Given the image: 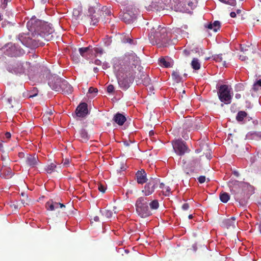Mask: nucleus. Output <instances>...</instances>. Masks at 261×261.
Returning a JSON list of instances; mask_svg holds the SVG:
<instances>
[{
    "label": "nucleus",
    "instance_id": "1",
    "mask_svg": "<svg viewBox=\"0 0 261 261\" xmlns=\"http://www.w3.org/2000/svg\"><path fill=\"white\" fill-rule=\"evenodd\" d=\"M139 58L134 53L125 55L122 62L116 63L113 66L120 87L124 90L127 89L135 77L143 79L145 76L143 68L140 65Z\"/></svg>",
    "mask_w": 261,
    "mask_h": 261
},
{
    "label": "nucleus",
    "instance_id": "2",
    "mask_svg": "<svg viewBox=\"0 0 261 261\" xmlns=\"http://www.w3.org/2000/svg\"><path fill=\"white\" fill-rule=\"evenodd\" d=\"M27 27L30 32L40 36L47 41L51 39L53 37L51 34L53 30L50 25L36 18H32L28 21Z\"/></svg>",
    "mask_w": 261,
    "mask_h": 261
},
{
    "label": "nucleus",
    "instance_id": "3",
    "mask_svg": "<svg viewBox=\"0 0 261 261\" xmlns=\"http://www.w3.org/2000/svg\"><path fill=\"white\" fill-rule=\"evenodd\" d=\"M229 187L231 194L233 195L236 201L239 202H243L248 197L244 192V190L249 187L247 183L236 180L229 181Z\"/></svg>",
    "mask_w": 261,
    "mask_h": 261
},
{
    "label": "nucleus",
    "instance_id": "4",
    "mask_svg": "<svg viewBox=\"0 0 261 261\" xmlns=\"http://www.w3.org/2000/svg\"><path fill=\"white\" fill-rule=\"evenodd\" d=\"M149 200L146 197H141L136 202L137 213L142 218L150 216L152 214L148 207Z\"/></svg>",
    "mask_w": 261,
    "mask_h": 261
},
{
    "label": "nucleus",
    "instance_id": "5",
    "mask_svg": "<svg viewBox=\"0 0 261 261\" xmlns=\"http://www.w3.org/2000/svg\"><path fill=\"white\" fill-rule=\"evenodd\" d=\"M231 88L227 85H222L218 88V95L219 99L222 102L229 104L231 102L232 96L231 95Z\"/></svg>",
    "mask_w": 261,
    "mask_h": 261
},
{
    "label": "nucleus",
    "instance_id": "6",
    "mask_svg": "<svg viewBox=\"0 0 261 261\" xmlns=\"http://www.w3.org/2000/svg\"><path fill=\"white\" fill-rule=\"evenodd\" d=\"M5 54L8 56L16 57L24 54L23 49L16 44L8 43L2 48Z\"/></svg>",
    "mask_w": 261,
    "mask_h": 261
},
{
    "label": "nucleus",
    "instance_id": "7",
    "mask_svg": "<svg viewBox=\"0 0 261 261\" xmlns=\"http://www.w3.org/2000/svg\"><path fill=\"white\" fill-rule=\"evenodd\" d=\"M172 145L175 152L179 156H182L186 153L190 151V149L186 145V142L181 139H177L172 141Z\"/></svg>",
    "mask_w": 261,
    "mask_h": 261
},
{
    "label": "nucleus",
    "instance_id": "8",
    "mask_svg": "<svg viewBox=\"0 0 261 261\" xmlns=\"http://www.w3.org/2000/svg\"><path fill=\"white\" fill-rule=\"evenodd\" d=\"M167 35L166 28L158 25L156 29H155V28H153L151 30L149 38L150 39H155L163 40L166 39Z\"/></svg>",
    "mask_w": 261,
    "mask_h": 261
},
{
    "label": "nucleus",
    "instance_id": "9",
    "mask_svg": "<svg viewBox=\"0 0 261 261\" xmlns=\"http://www.w3.org/2000/svg\"><path fill=\"white\" fill-rule=\"evenodd\" d=\"M160 184V179L157 178H150L149 181L145 185L142 192L146 196L151 195Z\"/></svg>",
    "mask_w": 261,
    "mask_h": 261
},
{
    "label": "nucleus",
    "instance_id": "10",
    "mask_svg": "<svg viewBox=\"0 0 261 261\" xmlns=\"http://www.w3.org/2000/svg\"><path fill=\"white\" fill-rule=\"evenodd\" d=\"M138 10L135 8H129L122 16V20L126 23L133 22L136 19Z\"/></svg>",
    "mask_w": 261,
    "mask_h": 261
},
{
    "label": "nucleus",
    "instance_id": "11",
    "mask_svg": "<svg viewBox=\"0 0 261 261\" xmlns=\"http://www.w3.org/2000/svg\"><path fill=\"white\" fill-rule=\"evenodd\" d=\"M54 88L56 91L63 92L66 94H71L73 91L72 87L69 84L67 81L65 80L62 82V84L61 85L60 87L55 86Z\"/></svg>",
    "mask_w": 261,
    "mask_h": 261
},
{
    "label": "nucleus",
    "instance_id": "12",
    "mask_svg": "<svg viewBox=\"0 0 261 261\" xmlns=\"http://www.w3.org/2000/svg\"><path fill=\"white\" fill-rule=\"evenodd\" d=\"M88 114V105L85 102L80 103L76 109V114L78 117H84Z\"/></svg>",
    "mask_w": 261,
    "mask_h": 261
},
{
    "label": "nucleus",
    "instance_id": "13",
    "mask_svg": "<svg viewBox=\"0 0 261 261\" xmlns=\"http://www.w3.org/2000/svg\"><path fill=\"white\" fill-rule=\"evenodd\" d=\"M25 163L29 167L34 168L39 163L38 156L35 154H29L27 156Z\"/></svg>",
    "mask_w": 261,
    "mask_h": 261
},
{
    "label": "nucleus",
    "instance_id": "14",
    "mask_svg": "<svg viewBox=\"0 0 261 261\" xmlns=\"http://www.w3.org/2000/svg\"><path fill=\"white\" fill-rule=\"evenodd\" d=\"M9 71L16 74H21L24 73V68L21 63H17L9 66Z\"/></svg>",
    "mask_w": 261,
    "mask_h": 261
},
{
    "label": "nucleus",
    "instance_id": "15",
    "mask_svg": "<svg viewBox=\"0 0 261 261\" xmlns=\"http://www.w3.org/2000/svg\"><path fill=\"white\" fill-rule=\"evenodd\" d=\"M18 40L23 45L27 47H31L34 45L33 40L28 35H19Z\"/></svg>",
    "mask_w": 261,
    "mask_h": 261
},
{
    "label": "nucleus",
    "instance_id": "16",
    "mask_svg": "<svg viewBox=\"0 0 261 261\" xmlns=\"http://www.w3.org/2000/svg\"><path fill=\"white\" fill-rule=\"evenodd\" d=\"M136 176L138 184H143L147 181L146 174L144 170L138 171Z\"/></svg>",
    "mask_w": 261,
    "mask_h": 261
},
{
    "label": "nucleus",
    "instance_id": "17",
    "mask_svg": "<svg viewBox=\"0 0 261 261\" xmlns=\"http://www.w3.org/2000/svg\"><path fill=\"white\" fill-rule=\"evenodd\" d=\"M113 120L118 125L121 126L126 121V117L122 114L117 113L113 117Z\"/></svg>",
    "mask_w": 261,
    "mask_h": 261
},
{
    "label": "nucleus",
    "instance_id": "18",
    "mask_svg": "<svg viewBox=\"0 0 261 261\" xmlns=\"http://www.w3.org/2000/svg\"><path fill=\"white\" fill-rule=\"evenodd\" d=\"M77 137L81 142H86L89 139L87 132L84 128L80 129L77 134Z\"/></svg>",
    "mask_w": 261,
    "mask_h": 261
},
{
    "label": "nucleus",
    "instance_id": "19",
    "mask_svg": "<svg viewBox=\"0 0 261 261\" xmlns=\"http://www.w3.org/2000/svg\"><path fill=\"white\" fill-rule=\"evenodd\" d=\"M236 218L232 217L230 218L225 219L222 222V225L223 227L228 229L231 227L234 228L235 227Z\"/></svg>",
    "mask_w": 261,
    "mask_h": 261
},
{
    "label": "nucleus",
    "instance_id": "20",
    "mask_svg": "<svg viewBox=\"0 0 261 261\" xmlns=\"http://www.w3.org/2000/svg\"><path fill=\"white\" fill-rule=\"evenodd\" d=\"M60 202L54 201L53 200H50L47 201L45 204L46 208L48 211H55L59 207Z\"/></svg>",
    "mask_w": 261,
    "mask_h": 261
},
{
    "label": "nucleus",
    "instance_id": "21",
    "mask_svg": "<svg viewBox=\"0 0 261 261\" xmlns=\"http://www.w3.org/2000/svg\"><path fill=\"white\" fill-rule=\"evenodd\" d=\"M205 27L210 30H213L215 32H217L220 29V22L219 21H215L213 23H210L205 25Z\"/></svg>",
    "mask_w": 261,
    "mask_h": 261
},
{
    "label": "nucleus",
    "instance_id": "22",
    "mask_svg": "<svg viewBox=\"0 0 261 261\" xmlns=\"http://www.w3.org/2000/svg\"><path fill=\"white\" fill-rule=\"evenodd\" d=\"M99 13L94 12L93 14L91 15L89 17L90 19V23L91 25H95L99 21Z\"/></svg>",
    "mask_w": 261,
    "mask_h": 261
},
{
    "label": "nucleus",
    "instance_id": "23",
    "mask_svg": "<svg viewBox=\"0 0 261 261\" xmlns=\"http://www.w3.org/2000/svg\"><path fill=\"white\" fill-rule=\"evenodd\" d=\"M63 79L59 77H55V81H51V82H49V85L50 87L52 88V89L55 90V89L54 88L55 86H61V85L62 84V82L63 81Z\"/></svg>",
    "mask_w": 261,
    "mask_h": 261
},
{
    "label": "nucleus",
    "instance_id": "24",
    "mask_svg": "<svg viewBox=\"0 0 261 261\" xmlns=\"http://www.w3.org/2000/svg\"><path fill=\"white\" fill-rule=\"evenodd\" d=\"M97 13H99V15L102 17V16L105 17L109 16L111 14V12L110 9L107 6H103L101 10H98Z\"/></svg>",
    "mask_w": 261,
    "mask_h": 261
},
{
    "label": "nucleus",
    "instance_id": "25",
    "mask_svg": "<svg viewBox=\"0 0 261 261\" xmlns=\"http://www.w3.org/2000/svg\"><path fill=\"white\" fill-rule=\"evenodd\" d=\"M90 46L86 47H82L79 48V52L80 55L83 57H87L88 55L90 54L91 51Z\"/></svg>",
    "mask_w": 261,
    "mask_h": 261
},
{
    "label": "nucleus",
    "instance_id": "26",
    "mask_svg": "<svg viewBox=\"0 0 261 261\" xmlns=\"http://www.w3.org/2000/svg\"><path fill=\"white\" fill-rule=\"evenodd\" d=\"M57 166L54 163H51L46 166L45 170L48 174H51L56 171Z\"/></svg>",
    "mask_w": 261,
    "mask_h": 261
},
{
    "label": "nucleus",
    "instance_id": "27",
    "mask_svg": "<svg viewBox=\"0 0 261 261\" xmlns=\"http://www.w3.org/2000/svg\"><path fill=\"white\" fill-rule=\"evenodd\" d=\"M191 66L195 70H198L200 68V64L197 58L193 59L191 62Z\"/></svg>",
    "mask_w": 261,
    "mask_h": 261
},
{
    "label": "nucleus",
    "instance_id": "28",
    "mask_svg": "<svg viewBox=\"0 0 261 261\" xmlns=\"http://www.w3.org/2000/svg\"><path fill=\"white\" fill-rule=\"evenodd\" d=\"M172 79L177 83H179L182 81V77L179 75V72L177 71H173L172 73Z\"/></svg>",
    "mask_w": 261,
    "mask_h": 261
},
{
    "label": "nucleus",
    "instance_id": "29",
    "mask_svg": "<svg viewBox=\"0 0 261 261\" xmlns=\"http://www.w3.org/2000/svg\"><path fill=\"white\" fill-rule=\"evenodd\" d=\"M247 115V114L245 111H239L236 116V119L238 121H242Z\"/></svg>",
    "mask_w": 261,
    "mask_h": 261
},
{
    "label": "nucleus",
    "instance_id": "30",
    "mask_svg": "<svg viewBox=\"0 0 261 261\" xmlns=\"http://www.w3.org/2000/svg\"><path fill=\"white\" fill-rule=\"evenodd\" d=\"M229 198V194L226 192H223L220 194V199L223 203H226Z\"/></svg>",
    "mask_w": 261,
    "mask_h": 261
},
{
    "label": "nucleus",
    "instance_id": "31",
    "mask_svg": "<svg viewBox=\"0 0 261 261\" xmlns=\"http://www.w3.org/2000/svg\"><path fill=\"white\" fill-rule=\"evenodd\" d=\"M159 62L160 65L164 66V67L168 68L171 67L170 62L167 61L164 58H160L159 59Z\"/></svg>",
    "mask_w": 261,
    "mask_h": 261
},
{
    "label": "nucleus",
    "instance_id": "32",
    "mask_svg": "<svg viewBox=\"0 0 261 261\" xmlns=\"http://www.w3.org/2000/svg\"><path fill=\"white\" fill-rule=\"evenodd\" d=\"M150 207L152 210H156L159 208V203L157 200H153L149 203Z\"/></svg>",
    "mask_w": 261,
    "mask_h": 261
},
{
    "label": "nucleus",
    "instance_id": "33",
    "mask_svg": "<svg viewBox=\"0 0 261 261\" xmlns=\"http://www.w3.org/2000/svg\"><path fill=\"white\" fill-rule=\"evenodd\" d=\"M102 215L108 218H110L112 216L113 212L111 210L104 209L100 211Z\"/></svg>",
    "mask_w": 261,
    "mask_h": 261
},
{
    "label": "nucleus",
    "instance_id": "34",
    "mask_svg": "<svg viewBox=\"0 0 261 261\" xmlns=\"http://www.w3.org/2000/svg\"><path fill=\"white\" fill-rule=\"evenodd\" d=\"M11 0H1V8L2 9H5L7 8L8 3H10Z\"/></svg>",
    "mask_w": 261,
    "mask_h": 261
},
{
    "label": "nucleus",
    "instance_id": "35",
    "mask_svg": "<svg viewBox=\"0 0 261 261\" xmlns=\"http://www.w3.org/2000/svg\"><path fill=\"white\" fill-rule=\"evenodd\" d=\"M214 59L216 61L218 62H221L223 61V58H222V55L219 54L216 55L214 57Z\"/></svg>",
    "mask_w": 261,
    "mask_h": 261
},
{
    "label": "nucleus",
    "instance_id": "36",
    "mask_svg": "<svg viewBox=\"0 0 261 261\" xmlns=\"http://www.w3.org/2000/svg\"><path fill=\"white\" fill-rule=\"evenodd\" d=\"M244 89V85L241 83H239L236 86V90L237 91H243Z\"/></svg>",
    "mask_w": 261,
    "mask_h": 261
},
{
    "label": "nucleus",
    "instance_id": "37",
    "mask_svg": "<svg viewBox=\"0 0 261 261\" xmlns=\"http://www.w3.org/2000/svg\"><path fill=\"white\" fill-rule=\"evenodd\" d=\"M98 189L100 192H102V193H104L106 190L105 186L101 184L98 185Z\"/></svg>",
    "mask_w": 261,
    "mask_h": 261
},
{
    "label": "nucleus",
    "instance_id": "38",
    "mask_svg": "<svg viewBox=\"0 0 261 261\" xmlns=\"http://www.w3.org/2000/svg\"><path fill=\"white\" fill-rule=\"evenodd\" d=\"M94 52L96 54H99L101 55L103 53V50L101 48L96 47V48H94Z\"/></svg>",
    "mask_w": 261,
    "mask_h": 261
},
{
    "label": "nucleus",
    "instance_id": "39",
    "mask_svg": "<svg viewBox=\"0 0 261 261\" xmlns=\"http://www.w3.org/2000/svg\"><path fill=\"white\" fill-rule=\"evenodd\" d=\"M198 180L199 183L203 184L204 183L206 180V177L205 176H200L198 178Z\"/></svg>",
    "mask_w": 261,
    "mask_h": 261
},
{
    "label": "nucleus",
    "instance_id": "40",
    "mask_svg": "<svg viewBox=\"0 0 261 261\" xmlns=\"http://www.w3.org/2000/svg\"><path fill=\"white\" fill-rule=\"evenodd\" d=\"M97 92H98L97 89L92 87H90L88 90V92L89 93H97Z\"/></svg>",
    "mask_w": 261,
    "mask_h": 261
},
{
    "label": "nucleus",
    "instance_id": "41",
    "mask_svg": "<svg viewBox=\"0 0 261 261\" xmlns=\"http://www.w3.org/2000/svg\"><path fill=\"white\" fill-rule=\"evenodd\" d=\"M37 89H34L33 91H31L29 96V98H33L36 96L37 95Z\"/></svg>",
    "mask_w": 261,
    "mask_h": 261
},
{
    "label": "nucleus",
    "instance_id": "42",
    "mask_svg": "<svg viewBox=\"0 0 261 261\" xmlns=\"http://www.w3.org/2000/svg\"><path fill=\"white\" fill-rule=\"evenodd\" d=\"M114 90V87L113 85H109L107 87V91L108 93H112Z\"/></svg>",
    "mask_w": 261,
    "mask_h": 261
},
{
    "label": "nucleus",
    "instance_id": "43",
    "mask_svg": "<svg viewBox=\"0 0 261 261\" xmlns=\"http://www.w3.org/2000/svg\"><path fill=\"white\" fill-rule=\"evenodd\" d=\"M123 42L124 43H128L130 44H134L133 40L130 38H126L123 40Z\"/></svg>",
    "mask_w": 261,
    "mask_h": 261
},
{
    "label": "nucleus",
    "instance_id": "44",
    "mask_svg": "<svg viewBox=\"0 0 261 261\" xmlns=\"http://www.w3.org/2000/svg\"><path fill=\"white\" fill-rule=\"evenodd\" d=\"M69 163H70L69 159H65L64 160H63V165L66 167H67L69 165Z\"/></svg>",
    "mask_w": 261,
    "mask_h": 261
},
{
    "label": "nucleus",
    "instance_id": "45",
    "mask_svg": "<svg viewBox=\"0 0 261 261\" xmlns=\"http://www.w3.org/2000/svg\"><path fill=\"white\" fill-rule=\"evenodd\" d=\"M189 205L187 203H185L183 204V205H182V208L184 211L188 210L189 209Z\"/></svg>",
    "mask_w": 261,
    "mask_h": 261
},
{
    "label": "nucleus",
    "instance_id": "46",
    "mask_svg": "<svg viewBox=\"0 0 261 261\" xmlns=\"http://www.w3.org/2000/svg\"><path fill=\"white\" fill-rule=\"evenodd\" d=\"M170 190H171V189H170V187H166V192L167 193H166V194H165V195H168L169 194V193H170Z\"/></svg>",
    "mask_w": 261,
    "mask_h": 261
},
{
    "label": "nucleus",
    "instance_id": "47",
    "mask_svg": "<svg viewBox=\"0 0 261 261\" xmlns=\"http://www.w3.org/2000/svg\"><path fill=\"white\" fill-rule=\"evenodd\" d=\"M94 63L96 65H100L101 64V61L100 60H99V59H96V60H95Z\"/></svg>",
    "mask_w": 261,
    "mask_h": 261
},
{
    "label": "nucleus",
    "instance_id": "48",
    "mask_svg": "<svg viewBox=\"0 0 261 261\" xmlns=\"http://www.w3.org/2000/svg\"><path fill=\"white\" fill-rule=\"evenodd\" d=\"M53 114V112L51 110H49V111H46V116L49 115V116H51L52 114Z\"/></svg>",
    "mask_w": 261,
    "mask_h": 261
},
{
    "label": "nucleus",
    "instance_id": "49",
    "mask_svg": "<svg viewBox=\"0 0 261 261\" xmlns=\"http://www.w3.org/2000/svg\"><path fill=\"white\" fill-rule=\"evenodd\" d=\"M183 53L184 54H185V55L186 56H188L190 54V52L189 51L186 50V49H185L184 51H183Z\"/></svg>",
    "mask_w": 261,
    "mask_h": 261
},
{
    "label": "nucleus",
    "instance_id": "50",
    "mask_svg": "<svg viewBox=\"0 0 261 261\" xmlns=\"http://www.w3.org/2000/svg\"><path fill=\"white\" fill-rule=\"evenodd\" d=\"M5 137L7 139H10L11 138V134L9 132L6 133Z\"/></svg>",
    "mask_w": 261,
    "mask_h": 261
},
{
    "label": "nucleus",
    "instance_id": "51",
    "mask_svg": "<svg viewBox=\"0 0 261 261\" xmlns=\"http://www.w3.org/2000/svg\"><path fill=\"white\" fill-rule=\"evenodd\" d=\"M255 85H258L260 87H261V79L259 80H257L256 82L255 83Z\"/></svg>",
    "mask_w": 261,
    "mask_h": 261
},
{
    "label": "nucleus",
    "instance_id": "52",
    "mask_svg": "<svg viewBox=\"0 0 261 261\" xmlns=\"http://www.w3.org/2000/svg\"><path fill=\"white\" fill-rule=\"evenodd\" d=\"M233 174H234V175H235L236 177H239V175H240V174H239V172H238V171H234L233 172Z\"/></svg>",
    "mask_w": 261,
    "mask_h": 261
},
{
    "label": "nucleus",
    "instance_id": "53",
    "mask_svg": "<svg viewBox=\"0 0 261 261\" xmlns=\"http://www.w3.org/2000/svg\"><path fill=\"white\" fill-rule=\"evenodd\" d=\"M230 15L231 17L234 18L236 16V14L234 12H231L230 14Z\"/></svg>",
    "mask_w": 261,
    "mask_h": 261
},
{
    "label": "nucleus",
    "instance_id": "54",
    "mask_svg": "<svg viewBox=\"0 0 261 261\" xmlns=\"http://www.w3.org/2000/svg\"><path fill=\"white\" fill-rule=\"evenodd\" d=\"M59 207L61 209L64 210L65 208V205L64 204L60 203V204H59Z\"/></svg>",
    "mask_w": 261,
    "mask_h": 261
},
{
    "label": "nucleus",
    "instance_id": "55",
    "mask_svg": "<svg viewBox=\"0 0 261 261\" xmlns=\"http://www.w3.org/2000/svg\"><path fill=\"white\" fill-rule=\"evenodd\" d=\"M235 97H236V98L239 99V98H241V95L240 94H236Z\"/></svg>",
    "mask_w": 261,
    "mask_h": 261
},
{
    "label": "nucleus",
    "instance_id": "56",
    "mask_svg": "<svg viewBox=\"0 0 261 261\" xmlns=\"http://www.w3.org/2000/svg\"><path fill=\"white\" fill-rule=\"evenodd\" d=\"M93 70L95 73H97L99 71V69L97 67H94Z\"/></svg>",
    "mask_w": 261,
    "mask_h": 261
},
{
    "label": "nucleus",
    "instance_id": "57",
    "mask_svg": "<svg viewBox=\"0 0 261 261\" xmlns=\"http://www.w3.org/2000/svg\"><path fill=\"white\" fill-rule=\"evenodd\" d=\"M2 170V169H0V177L6 178V175H3L1 173Z\"/></svg>",
    "mask_w": 261,
    "mask_h": 261
},
{
    "label": "nucleus",
    "instance_id": "58",
    "mask_svg": "<svg viewBox=\"0 0 261 261\" xmlns=\"http://www.w3.org/2000/svg\"><path fill=\"white\" fill-rule=\"evenodd\" d=\"M94 220L95 221H99V217L98 216H95L94 217Z\"/></svg>",
    "mask_w": 261,
    "mask_h": 261
},
{
    "label": "nucleus",
    "instance_id": "59",
    "mask_svg": "<svg viewBox=\"0 0 261 261\" xmlns=\"http://www.w3.org/2000/svg\"><path fill=\"white\" fill-rule=\"evenodd\" d=\"M164 186H165V185L162 182L160 184V188L161 189H163L164 188Z\"/></svg>",
    "mask_w": 261,
    "mask_h": 261
},
{
    "label": "nucleus",
    "instance_id": "60",
    "mask_svg": "<svg viewBox=\"0 0 261 261\" xmlns=\"http://www.w3.org/2000/svg\"><path fill=\"white\" fill-rule=\"evenodd\" d=\"M9 170H10V169H9ZM10 173H11V172H10L9 171H8L7 172V174H6V173H5L4 175H6V177L7 176H8V175H10V174H11Z\"/></svg>",
    "mask_w": 261,
    "mask_h": 261
},
{
    "label": "nucleus",
    "instance_id": "61",
    "mask_svg": "<svg viewBox=\"0 0 261 261\" xmlns=\"http://www.w3.org/2000/svg\"><path fill=\"white\" fill-rule=\"evenodd\" d=\"M12 101V98H9L8 99V101L9 102V104H10L11 105H12V103H11Z\"/></svg>",
    "mask_w": 261,
    "mask_h": 261
},
{
    "label": "nucleus",
    "instance_id": "62",
    "mask_svg": "<svg viewBox=\"0 0 261 261\" xmlns=\"http://www.w3.org/2000/svg\"><path fill=\"white\" fill-rule=\"evenodd\" d=\"M102 68L104 69H106L107 68V64H103V65H102Z\"/></svg>",
    "mask_w": 261,
    "mask_h": 261
},
{
    "label": "nucleus",
    "instance_id": "63",
    "mask_svg": "<svg viewBox=\"0 0 261 261\" xmlns=\"http://www.w3.org/2000/svg\"><path fill=\"white\" fill-rule=\"evenodd\" d=\"M154 135V132L152 131V130H151L149 132V135L150 136H152Z\"/></svg>",
    "mask_w": 261,
    "mask_h": 261
},
{
    "label": "nucleus",
    "instance_id": "64",
    "mask_svg": "<svg viewBox=\"0 0 261 261\" xmlns=\"http://www.w3.org/2000/svg\"><path fill=\"white\" fill-rule=\"evenodd\" d=\"M188 218L189 219H191L193 218L192 215H189Z\"/></svg>",
    "mask_w": 261,
    "mask_h": 261
}]
</instances>
